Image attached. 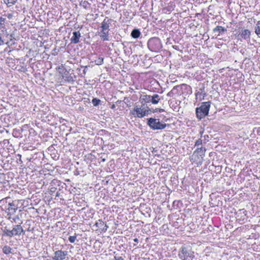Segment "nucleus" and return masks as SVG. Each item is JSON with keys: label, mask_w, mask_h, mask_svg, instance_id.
<instances>
[{"label": "nucleus", "mask_w": 260, "mask_h": 260, "mask_svg": "<svg viewBox=\"0 0 260 260\" xmlns=\"http://www.w3.org/2000/svg\"><path fill=\"white\" fill-rule=\"evenodd\" d=\"M202 144V140L201 139H199L198 140L196 141L195 143V146H199L201 145Z\"/></svg>", "instance_id": "obj_24"}, {"label": "nucleus", "mask_w": 260, "mask_h": 260, "mask_svg": "<svg viewBox=\"0 0 260 260\" xmlns=\"http://www.w3.org/2000/svg\"><path fill=\"white\" fill-rule=\"evenodd\" d=\"M19 233H20V235H21V234H23V235L25 234V231L23 230V229L22 228V227L21 225H20Z\"/></svg>", "instance_id": "obj_27"}, {"label": "nucleus", "mask_w": 260, "mask_h": 260, "mask_svg": "<svg viewBox=\"0 0 260 260\" xmlns=\"http://www.w3.org/2000/svg\"><path fill=\"white\" fill-rule=\"evenodd\" d=\"M240 211H242V213L244 214L245 215H246L247 214V211L246 210H244V209H242V210H240Z\"/></svg>", "instance_id": "obj_31"}, {"label": "nucleus", "mask_w": 260, "mask_h": 260, "mask_svg": "<svg viewBox=\"0 0 260 260\" xmlns=\"http://www.w3.org/2000/svg\"><path fill=\"white\" fill-rule=\"evenodd\" d=\"M83 73H84V74L86 73V71H85V70H83Z\"/></svg>", "instance_id": "obj_36"}, {"label": "nucleus", "mask_w": 260, "mask_h": 260, "mask_svg": "<svg viewBox=\"0 0 260 260\" xmlns=\"http://www.w3.org/2000/svg\"><path fill=\"white\" fill-rule=\"evenodd\" d=\"M255 34L260 37V21H258L255 27Z\"/></svg>", "instance_id": "obj_18"}, {"label": "nucleus", "mask_w": 260, "mask_h": 260, "mask_svg": "<svg viewBox=\"0 0 260 260\" xmlns=\"http://www.w3.org/2000/svg\"><path fill=\"white\" fill-rule=\"evenodd\" d=\"M102 161H105V159H103Z\"/></svg>", "instance_id": "obj_38"}, {"label": "nucleus", "mask_w": 260, "mask_h": 260, "mask_svg": "<svg viewBox=\"0 0 260 260\" xmlns=\"http://www.w3.org/2000/svg\"><path fill=\"white\" fill-rule=\"evenodd\" d=\"M4 3L8 6L11 7L15 5L17 0H4Z\"/></svg>", "instance_id": "obj_15"}, {"label": "nucleus", "mask_w": 260, "mask_h": 260, "mask_svg": "<svg viewBox=\"0 0 260 260\" xmlns=\"http://www.w3.org/2000/svg\"><path fill=\"white\" fill-rule=\"evenodd\" d=\"M147 124L153 129H162L166 128L167 124L161 123L158 119L150 118L148 119Z\"/></svg>", "instance_id": "obj_5"}, {"label": "nucleus", "mask_w": 260, "mask_h": 260, "mask_svg": "<svg viewBox=\"0 0 260 260\" xmlns=\"http://www.w3.org/2000/svg\"><path fill=\"white\" fill-rule=\"evenodd\" d=\"M115 260H124L121 256H114Z\"/></svg>", "instance_id": "obj_28"}, {"label": "nucleus", "mask_w": 260, "mask_h": 260, "mask_svg": "<svg viewBox=\"0 0 260 260\" xmlns=\"http://www.w3.org/2000/svg\"><path fill=\"white\" fill-rule=\"evenodd\" d=\"M81 37V34L79 31H74L73 32V36L71 39L72 43L77 44L79 42V39Z\"/></svg>", "instance_id": "obj_8"}, {"label": "nucleus", "mask_w": 260, "mask_h": 260, "mask_svg": "<svg viewBox=\"0 0 260 260\" xmlns=\"http://www.w3.org/2000/svg\"><path fill=\"white\" fill-rule=\"evenodd\" d=\"M95 224L98 227H101L102 225H104V223L101 220H99V221L96 222Z\"/></svg>", "instance_id": "obj_23"}, {"label": "nucleus", "mask_w": 260, "mask_h": 260, "mask_svg": "<svg viewBox=\"0 0 260 260\" xmlns=\"http://www.w3.org/2000/svg\"><path fill=\"white\" fill-rule=\"evenodd\" d=\"M134 241L135 242L138 243V242H139V240H138V238H135V239H134Z\"/></svg>", "instance_id": "obj_33"}, {"label": "nucleus", "mask_w": 260, "mask_h": 260, "mask_svg": "<svg viewBox=\"0 0 260 260\" xmlns=\"http://www.w3.org/2000/svg\"><path fill=\"white\" fill-rule=\"evenodd\" d=\"M76 239V236H70L69 238V240L71 243L75 242Z\"/></svg>", "instance_id": "obj_22"}, {"label": "nucleus", "mask_w": 260, "mask_h": 260, "mask_svg": "<svg viewBox=\"0 0 260 260\" xmlns=\"http://www.w3.org/2000/svg\"><path fill=\"white\" fill-rule=\"evenodd\" d=\"M20 224H16L13 226V229L11 230L12 237L14 236H20Z\"/></svg>", "instance_id": "obj_10"}, {"label": "nucleus", "mask_w": 260, "mask_h": 260, "mask_svg": "<svg viewBox=\"0 0 260 260\" xmlns=\"http://www.w3.org/2000/svg\"><path fill=\"white\" fill-rule=\"evenodd\" d=\"M19 219V216H17L16 217H15V218H13V220H14V221H16V220L17 219Z\"/></svg>", "instance_id": "obj_32"}, {"label": "nucleus", "mask_w": 260, "mask_h": 260, "mask_svg": "<svg viewBox=\"0 0 260 260\" xmlns=\"http://www.w3.org/2000/svg\"><path fill=\"white\" fill-rule=\"evenodd\" d=\"M4 235L5 236L9 237H12V231L11 230L8 229L6 227L5 228L4 230H3Z\"/></svg>", "instance_id": "obj_16"}, {"label": "nucleus", "mask_w": 260, "mask_h": 260, "mask_svg": "<svg viewBox=\"0 0 260 260\" xmlns=\"http://www.w3.org/2000/svg\"><path fill=\"white\" fill-rule=\"evenodd\" d=\"M165 111V110L163 109H160V108H156L155 109H154L153 111V113H155V112H163Z\"/></svg>", "instance_id": "obj_26"}, {"label": "nucleus", "mask_w": 260, "mask_h": 260, "mask_svg": "<svg viewBox=\"0 0 260 260\" xmlns=\"http://www.w3.org/2000/svg\"><path fill=\"white\" fill-rule=\"evenodd\" d=\"M101 102V100L96 98H94L92 100V103L94 106H98Z\"/></svg>", "instance_id": "obj_19"}, {"label": "nucleus", "mask_w": 260, "mask_h": 260, "mask_svg": "<svg viewBox=\"0 0 260 260\" xmlns=\"http://www.w3.org/2000/svg\"><path fill=\"white\" fill-rule=\"evenodd\" d=\"M6 19L3 17H0V29L2 28L5 25Z\"/></svg>", "instance_id": "obj_21"}, {"label": "nucleus", "mask_w": 260, "mask_h": 260, "mask_svg": "<svg viewBox=\"0 0 260 260\" xmlns=\"http://www.w3.org/2000/svg\"><path fill=\"white\" fill-rule=\"evenodd\" d=\"M159 96L157 94H154L152 96L151 103L153 104H157L160 100Z\"/></svg>", "instance_id": "obj_12"}, {"label": "nucleus", "mask_w": 260, "mask_h": 260, "mask_svg": "<svg viewBox=\"0 0 260 260\" xmlns=\"http://www.w3.org/2000/svg\"><path fill=\"white\" fill-rule=\"evenodd\" d=\"M146 99L147 100H148V101H150V102H151V98H152V96H151V95H146Z\"/></svg>", "instance_id": "obj_29"}, {"label": "nucleus", "mask_w": 260, "mask_h": 260, "mask_svg": "<svg viewBox=\"0 0 260 260\" xmlns=\"http://www.w3.org/2000/svg\"><path fill=\"white\" fill-rule=\"evenodd\" d=\"M182 86H186V84H182Z\"/></svg>", "instance_id": "obj_40"}, {"label": "nucleus", "mask_w": 260, "mask_h": 260, "mask_svg": "<svg viewBox=\"0 0 260 260\" xmlns=\"http://www.w3.org/2000/svg\"><path fill=\"white\" fill-rule=\"evenodd\" d=\"M250 34V31L248 29H245L242 30L240 35L244 40H249Z\"/></svg>", "instance_id": "obj_9"}, {"label": "nucleus", "mask_w": 260, "mask_h": 260, "mask_svg": "<svg viewBox=\"0 0 260 260\" xmlns=\"http://www.w3.org/2000/svg\"><path fill=\"white\" fill-rule=\"evenodd\" d=\"M173 91L172 90L170 91V92H169L168 93H167V96H173Z\"/></svg>", "instance_id": "obj_30"}, {"label": "nucleus", "mask_w": 260, "mask_h": 260, "mask_svg": "<svg viewBox=\"0 0 260 260\" xmlns=\"http://www.w3.org/2000/svg\"><path fill=\"white\" fill-rule=\"evenodd\" d=\"M114 107H115L114 105H113L112 106V108H114Z\"/></svg>", "instance_id": "obj_37"}, {"label": "nucleus", "mask_w": 260, "mask_h": 260, "mask_svg": "<svg viewBox=\"0 0 260 260\" xmlns=\"http://www.w3.org/2000/svg\"><path fill=\"white\" fill-rule=\"evenodd\" d=\"M149 49L155 52H158L162 48L160 40L158 38H152L150 39L147 43Z\"/></svg>", "instance_id": "obj_3"}, {"label": "nucleus", "mask_w": 260, "mask_h": 260, "mask_svg": "<svg viewBox=\"0 0 260 260\" xmlns=\"http://www.w3.org/2000/svg\"><path fill=\"white\" fill-rule=\"evenodd\" d=\"M206 151L205 148H203L202 147L200 148H198L196 150L194 151V153H197L200 156L203 157L205 155V152Z\"/></svg>", "instance_id": "obj_13"}, {"label": "nucleus", "mask_w": 260, "mask_h": 260, "mask_svg": "<svg viewBox=\"0 0 260 260\" xmlns=\"http://www.w3.org/2000/svg\"><path fill=\"white\" fill-rule=\"evenodd\" d=\"M226 29L222 27L221 26H217L214 28L213 30L214 32H218L217 36H219L220 34L224 33L226 31Z\"/></svg>", "instance_id": "obj_11"}, {"label": "nucleus", "mask_w": 260, "mask_h": 260, "mask_svg": "<svg viewBox=\"0 0 260 260\" xmlns=\"http://www.w3.org/2000/svg\"><path fill=\"white\" fill-rule=\"evenodd\" d=\"M210 107V102H203L200 107L196 108V112L197 117L200 119L204 118L208 114Z\"/></svg>", "instance_id": "obj_2"}, {"label": "nucleus", "mask_w": 260, "mask_h": 260, "mask_svg": "<svg viewBox=\"0 0 260 260\" xmlns=\"http://www.w3.org/2000/svg\"><path fill=\"white\" fill-rule=\"evenodd\" d=\"M179 257L182 260H185L188 257L190 258L191 259L194 257V252L188 250L185 247H182L181 251L178 254Z\"/></svg>", "instance_id": "obj_6"}, {"label": "nucleus", "mask_w": 260, "mask_h": 260, "mask_svg": "<svg viewBox=\"0 0 260 260\" xmlns=\"http://www.w3.org/2000/svg\"><path fill=\"white\" fill-rule=\"evenodd\" d=\"M68 255V251L61 250L56 251L54 256L52 257L53 260H63Z\"/></svg>", "instance_id": "obj_7"}, {"label": "nucleus", "mask_w": 260, "mask_h": 260, "mask_svg": "<svg viewBox=\"0 0 260 260\" xmlns=\"http://www.w3.org/2000/svg\"><path fill=\"white\" fill-rule=\"evenodd\" d=\"M105 226L106 227V230L107 228H108V226L107 225H105Z\"/></svg>", "instance_id": "obj_39"}, {"label": "nucleus", "mask_w": 260, "mask_h": 260, "mask_svg": "<svg viewBox=\"0 0 260 260\" xmlns=\"http://www.w3.org/2000/svg\"><path fill=\"white\" fill-rule=\"evenodd\" d=\"M104 58L99 57L98 59L95 60V64L97 65H101L103 63Z\"/></svg>", "instance_id": "obj_20"}, {"label": "nucleus", "mask_w": 260, "mask_h": 260, "mask_svg": "<svg viewBox=\"0 0 260 260\" xmlns=\"http://www.w3.org/2000/svg\"><path fill=\"white\" fill-rule=\"evenodd\" d=\"M11 209L13 210L14 211V212H16L17 208H12Z\"/></svg>", "instance_id": "obj_35"}, {"label": "nucleus", "mask_w": 260, "mask_h": 260, "mask_svg": "<svg viewBox=\"0 0 260 260\" xmlns=\"http://www.w3.org/2000/svg\"><path fill=\"white\" fill-rule=\"evenodd\" d=\"M150 112L151 110L149 108L146 109L144 108L136 106L134 107L133 110L131 111V114L136 117L142 118L147 116Z\"/></svg>", "instance_id": "obj_4"}, {"label": "nucleus", "mask_w": 260, "mask_h": 260, "mask_svg": "<svg viewBox=\"0 0 260 260\" xmlns=\"http://www.w3.org/2000/svg\"><path fill=\"white\" fill-rule=\"evenodd\" d=\"M12 248L8 246H5L3 248V252L6 254H9L11 253Z\"/></svg>", "instance_id": "obj_17"}, {"label": "nucleus", "mask_w": 260, "mask_h": 260, "mask_svg": "<svg viewBox=\"0 0 260 260\" xmlns=\"http://www.w3.org/2000/svg\"><path fill=\"white\" fill-rule=\"evenodd\" d=\"M56 70L60 74H62L63 71V68L62 66H59L56 68Z\"/></svg>", "instance_id": "obj_25"}, {"label": "nucleus", "mask_w": 260, "mask_h": 260, "mask_svg": "<svg viewBox=\"0 0 260 260\" xmlns=\"http://www.w3.org/2000/svg\"><path fill=\"white\" fill-rule=\"evenodd\" d=\"M112 20L105 18L101 23V30L100 36L103 41H109V28Z\"/></svg>", "instance_id": "obj_1"}, {"label": "nucleus", "mask_w": 260, "mask_h": 260, "mask_svg": "<svg viewBox=\"0 0 260 260\" xmlns=\"http://www.w3.org/2000/svg\"><path fill=\"white\" fill-rule=\"evenodd\" d=\"M10 37H11L10 41H12L13 39H14V38L13 37L12 35H10Z\"/></svg>", "instance_id": "obj_34"}, {"label": "nucleus", "mask_w": 260, "mask_h": 260, "mask_svg": "<svg viewBox=\"0 0 260 260\" xmlns=\"http://www.w3.org/2000/svg\"><path fill=\"white\" fill-rule=\"evenodd\" d=\"M141 34L140 31L137 29H134L131 32V36L135 39H137L139 37Z\"/></svg>", "instance_id": "obj_14"}]
</instances>
